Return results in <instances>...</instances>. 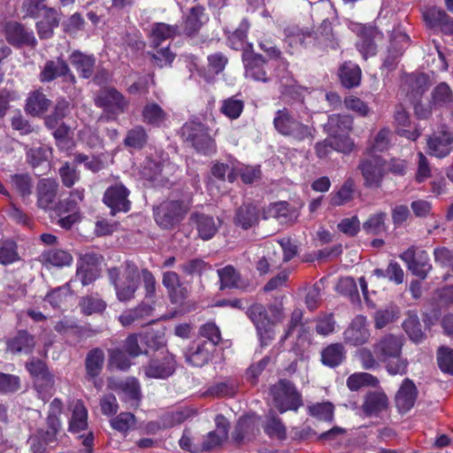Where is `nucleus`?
Returning <instances> with one entry per match:
<instances>
[{
    "label": "nucleus",
    "mask_w": 453,
    "mask_h": 453,
    "mask_svg": "<svg viewBox=\"0 0 453 453\" xmlns=\"http://www.w3.org/2000/svg\"><path fill=\"white\" fill-rule=\"evenodd\" d=\"M388 403V400L385 393L381 391L369 392L365 396L362 409L367 416L377 415L387 409Z\"/></svg>",
    "instance_id": "obj_28"
},
{
    "label": "nucleus",
    "mask_w": 453,
    "mask_h": 453,
    "mask_svg": "<svg viewBox=\"0 0 453 453\" xmlns=\"http://www.w3.org/2000/svg\"><path fill=\"white\" fill-rule=\"evenodd\" d=\"M208 17L204 8L200 5L192 7L186 15L182 24V33L190 38L196 36L201 27L207 22Z\"/></svg>",
    "instance_id": "obj_18"
},
{
    "label": "nucleus",
    "mask_w": 453,
    "mask_h": 453,
    "mask_svg": "<svg viewBox=\"0 0 453 453\" xmlns=\"http://www.w3.org/2000/svg\"><path fill=\"white\" fill-rule=\"evenodd\" d=\"M386 218L387 213L383 211L372 214L364 222L363 229L369 234H380L386 231Z\"/></svg>",
    "instance_id": "obj_52"
},
{
    "label": "nucleus",
    "mask_w": 453,
    "mask_h": 453,
    "mask_svg": "<svg viewBox=\"0 0 453 453\" xmlns=\"http://www.w3.org/2000/svg\"><path fill=\"white\" fill-rule=\"evenodd\" d=\"M284 35L290 45H296L299 43L306 46L311 42V38H313V35L310 31L294 25L287 26L284 28Z\"/></svg>",
    "instance_id": "obj_44"
},
{
    "label": "nucleus",
    "mask_w": 453,
    "mask_h": 453,
    "mask_svg": "<svg viewBox=\"0 0 453 453\" xmlns=\"http://www.w3.org/2000/svg\"><path fill=\"white\" fill-rule=\"evenodd\" d=\"M264 428L265 432L271 437H275L280 440L286 437V428L284 425L273 411H270L266 417V422Z\"/></svg>",
    "instance_id": "obj_57"
},
{
    "label": "nucleus",
    "mask_w": 453,
    "mask_h": 453,
    "mask_svg": "<svg viewBox=\"0 0 453 453\" xmlns=\"http://www.w3.org/2000/svg\"><path fill=\"white\" fill-rule=\"evenodd\" d=\"M96 104L114 115L125 112L129 104L125 96L115 88L102 90L96 98Z\"/></svg>",
    "instance_id": "obj_11"
},
{
    "label": "nucleus",
    "mask_w": 453,
    "mask_h": 453,
    "mask_svg": "<svg viewBox=\"0 0 453 453\" xmlns=\"http://www.w3.org/2000/svg\"><path fill=\"white\" fill-rule=\"evenodd\" d=\"M355 181L348 178L338 191L330 194V204L334 207L342 206L353 199Z\"/></svg>",
    "instance_id": "obj_37"
},
{
    "label": "nucleus",
    "mask_w": 453,
    "mask_h": 453,
    "mask_svg": "<svg viewBox=\"0 0 453 453\" xmlns=\"http://www.w3.org/2000/svg\"><path fill=\"white\" fill-rule=\"evenodd\" d=\"M129 194L130 191L122 183L116 182L105 189L103 202L111 209L112 215L127 212L131 208Z\"/></svg>",
    "instance_id": "obj_9"
},
{
    "label": "nucleus",
    "mask_w": 453,
    "mask_h": 453,
    "mask_svg": "<svg viewBox=\"0 0 453 453\" xmlns=\"http://www.w3.org/2000/svg\"><path fill=\"white\" fill-rule=\"evenodd\" d=\"M339 76L342 85L348 88L359 85L361 70L357 65L344 63L340 68Z\"/></svg>",
    "instance_id": "obj_39"
},
{
    "label": "nucleus",
    "mask_w": 453,
    "mask_h": 453,
    "mask_svg": "<svg viewBox=\"0 0 453 453\" xmlns=\"http://www.w3.org/2000/svg\"><path fill=\"white\" fill-rule=\"evenodd\" d=\"M61 429L59 419L47 420L46 428H39L27 441L33 453H44L47 447L53 446L58 441V434Z\"/></svg>",
    "instance_id": "obj_6"
},
{
    "label": "nucleus",
    "mask_w": 453,
    "mask_h": 453,
    "mask_svg": "<svg viewBox=\"0 0 453 453\" xmlns=\"http://www.w3.org/2000/svg\"><path fill=\"white\" fill-rule=\"evenodd\" d=\"M180 35L178 26H171L165 23H157L150 32V41L155 48H157L162 42Z\"/></svg>",
    "instance_id": "obj_36"
},
{
    "label": "nucleus",
    "mask_w": 453,
    "mask_h": 453,
    "mask_svg": "<svg viewBox=\"0 0 453 453\" xmlns=\"http://www.w3.org/2000/svg\"><path fill=\"white\" fill-rule=\"evenodd\" d=\"M453 134L442 128L427 138L428 154L439 158L447 157L452 150Z\"/></svg>",
    "instance_id": "obj_13"
},
{
    "label": "nucleus",
    "mask_w": 453,
    "mask_h": 453,
    "mask_svg": "<svg viewBox=\"0 0 453 453\" xmlns=\"http://www.w3.org/2000/svg\"><path fill=\"white\" fill-rule=\"evenodd\" d=\"M6 38L12 44H35V39L31 32L25 29L17 22H11L6 26Z\"/></svg>",
    "instance_id": "obj_33"
},
{
    "label": "nucleus",
    "mask_w": 453,
    "mask_h": 453,
    "mask_svg": "<svg viewBox=\"0 0 453 453\" xmlns=\"http://www.w3.org/2000/svg\"><path fill=\"white\" fill-rule=\"evenodd\" d=\"M432 103L434 105L450 108L453 106V91L446 82L438 84L432 93Z\"/></svg>",
    "instance_id": "obj_48"
},
{
    "label": "nucleus",
    "mask_w": 453,
    "mask_h": 453,
    "mask_svg": "<svg viewBox=\"0 0 453 453\" xmlns=\"http://www.w3.org/2000/svg\"><path fill=\"white\" fill-rule=\"evenodd\" d=\"M142 116L144 123L154 127L162 126L168 118L166 111L154 102L145 104L142 111Z\"/></svg>",
    "instance_id": "obj_31"
},
{
    "label": "nucleus",
    "mask_w": 453,
    "mask_h": 453,
    "mask_svg": "<svg viewBox=\"0 0 453 453\" xmlns=\"http://www.w3.org/2000/svg\"><path fill=\"white\" fill-rule=\"evenodd\" d=\"M268 217L273 218L280 224H292L298 218L297 211L290 206L287 202H279L271 204L266 211Z\"/></svg>",
    "instance_id": "obj_24"
},
{
    "label": "nucleus",
    "mask_w": 453,
    "mask_h": 453,
    "mask_svg": "<svg viewBox=\"0 0 453 453\" xmlns=\"http://www.w3.org/2000/svg\"><path fill=\"white\" fill-rule=\"evenodd\" d=\"M297 120L288 108L278 110L273 119V127L281 135H285L290 127Z\"/></svg>",
    "instance_id": "obj_49"
},
{
    "label": "nucleus",
    "mask_w": 453,
    "mask_h": 453,
    "mask_svg": "<svg viewBox=\"0 0 453 453\" xmlns=\"http://www.w3.org/2000/svg\"><path fill=\"white\" fill-rule=\"evenodd\" d=\"M400 258L406 263L408 269L421 280H425L432 270L428 253L414 246L403 252Z\"/></svg>",
    "instance_id": "obj_7"
},
{
    "label": "nucleus",
    "mask_w": 453,
    "mask_h": 453,
    "mask_svg": "<svg viewBox=\"0 0 453 453\" xmlns=\"http://www.w3.org/2000/svg\"><path fill=\"white\" fill-rule=\"evenodd\" d=\"M437 361L443 372L453 374V349L441 347L437 351Z\"/></svg>",
    "instance_id": "obj_64"
},
{
    "label": "nucleus",
    "mask_w": 453,
    "mask_h": 453,
    "mask_svg": "<svg viewBox=\"0 0 453 453\" xmlns=\"http://www.w3.org/2000/svg\"><path fill=\"white\" fill-rule=\"evenodd\" d=\"M394 123L396 127V132L411 141H416L421 134V130L418 127L413 130L405 129L411 125V119L408 111L402 106L397 105L394 112Z\"/></svg>",
    "instance_id": "obj_21"
},
{
    "label": "nucleus",
    "mask_w": 453,
    "mask_h": 453,
    "mask_svg": "<svg viewBox=\"0 0 453 453\" xmlns=\"http://www.w3.org/2000/svg\"><path fill=\"white\" fill-rule=\"evenodd\" d=\"M399 315V311L396 307L389 306L383 310H379L374 314V326L378 329L385 327L389 323L393 322Z\"/></svg>",
    "instance_id": "obj_62"
},
{
    "label": "nucleus",
    "mask_w": 453,
    "mask_h": 453,
    "mask_svg": "<svg viewBox=\"0 0 453 453\" xmlns=\"http://www.w3.org/2000/svg\"><path fill=\"white\" fill-rule=\"evenodd\" d=\"M245 75L247 78L258 81H266L267 75L265 70V59L260 55L243 54Z\"/></svg>",
    "instance_id": "obj_23"
},
{
    "label": "nucleus",
    "mask_w": 453,
    "mask_h": 453,
    "mask_svg": "<svg viewBox=\"0 0 453 453\" xmlns=\"http://www.w3.org/2000/svg\"><path fill=\"white\" fill-rule=\"evenodd\" d=\"M42 259L46 264L57 267L68 266L73 262L70 253L63 250H50L42 254Z\"/></svg>",
    "instance_id": "obj_50"
},
{
    "label": "nucleus",
    "mask_w": 453,
    "mask_h": 453,
    "mask_svg": "<svg viewBox=\"0 0 453 453\" xmlns=\"http://www.w3.org/2000/svg\"><path fill=\"white\" fill-rule=\"evenodd\" d=\"M249 27V22L243 19L235 31L228 36V42L232 49L242 50L244 48Z\"/></svg>",
    "instance_id": "obj_59"
},
{
    "label": "nucleus",
    "mask_w": 453,
    "mask_h": 453,
    "mask_svg": "<svg viewBox=\"0 0 453 453\" xmlns=\"http://www.w3.org/2000/svg\"><path fill=\"white\" fill-rule=\"evenodd\" d=\"M188 209L183 202H164L154 210L155 220L161 227L171 228L183 219Z\"/></svg>",
    "instance_id": "obj_5"
},
{
    "label": "nucleus",
    "mask_w": 453,
    "mask_h": 453,
    "mask_svg": "<svg viewBox=\"0 0 453 453\" xmlns=\"http://www.w3.org/2000/svg\"><path fill=\"white\" fill-rule=\"evenodd\" d=\"M58 77H65L66 81L73 84L76 82L75 76L71 72L68 65L62 58L49 60L45 63L41 73L40 80L42 82H50Z\"/></svg>",
    "instance_id": "obj_16"
},
{
    "label": "nucleus",
    "mask_w": 453,
    "mask_h": 453,
    "mask_svg": "<svg viewBox=\"0 0 453 453\" xmlns=\"http://www.w3.org/2000/svg\"><path fill=\"white\" fill-rule=\"evenodd\" d=\"M258 431L257 421L254 418L245 417L239 419L233 433L234 440L238 442L250 441Z\"/></svg>",
    "instance_id": "obj_32"
},
{
    "label": "nucleus",
    "mask_w": 453,
    "mask_h": 453,
    "mask_svg": "<svg viewBox=\"0 0 453 453\" xmlns=\"http://www.w3.org/2000/svg\"><path fill=\"white\" fill-rule=\"evenodd\" d=\"M148 137L145 128L136 126L127 131L124 144L127 148L141 150L146 145Z\"/></svg>",
    "instance_id": "obj_45"
},
{
    "label": "nucleus",
    "mask_w": 453,
    "mask_h": 453,
    "mask_svg": "<svg viewBox=\"0 0 453 453\" xmlns=\"http://www.w3.org/2000/svg\"><path fill=\"white\" fill-rule=\"evenodd\" d=\"M27 367L29 372L36 379L37 385H44L46 387L53 385V378L43 362L33 359L27 363Z\"/></svg>",
    "instance_id": "obj_42"
},
{
    "label": "nucleus",
    "mask_w": 453,
    "mask_h": 453,
    "mask_svg": "<svg viewBox=\"0 0 453 453\" xmlns=\"http://www.w3.org/2000/svg\"><path fill=\"white\" fill-rule=\"evenodd\" d=\"M218 274L220 280V289L241 287L239 283L240 276L233 266L227 265L218 270Z\"/></svg>",
    "instance_id": "obj_55"
},
{
    "label": "nucleus",
    "mask_w": 453,
    "mask_h": 453,
    "mask_svg": "<svg viewBox=\"0 0 453 453\" xmlns=\"http://www.w3.org/2000/svg\"><path fill=\"white\" fill-rule=\"evenodd\" d=\"M69 111V103L65 100H60L57 103L53 112L45 119L46 126L53 129L57 127L59 122L67 115Z\"/></svg>",
    "instance_id": "obj_60"
},
{
    "label": "nucleus",
    "mask_w": 453,
    "mask_h": 453,
    "mask_svg": "<svg viewBox=\"0 0 453 453\" xmlns=\"http://www.w3.org/2000/svg\"><path fill=\"white\" fill-rule=\"evenodd\" d=\"M370 330L365 316H357L343 333L344 342L351 346L366 343L370 338Z\"/></svg>",
    "instance_id": "obj_14"
},
{
    "label": "nucleus",
    "mask_w": 453,
    "mask_h": 453,
    "mask_svg": "<svg viewBox=\"0 0 453 453\" xmlns=\"http://www.w3.org/2000/svg\"><path fill=\"white\" fill-rule=\"evenodd\" d=\"M190 221L195 226L197 235L203 241L211 240L218 232L220 221L203 213H193Z\"/></svg>",
    "instance_id": "obj_17"
},
{
    "label": "nucleus",
    "mask_w": 453,
    "mask_h": 453,
    "mask_svg": "<svg viewBox=\"0 0 453 453\" xmlns=\"http://www.w3.org/2000/svg\"><path fill=\"white\" fill-rule=\"evenodd\" d=\"M176 368V361L167 349H163L155 356L144 367L145 375L149 378L165 379L171 376Z\"/></svg>",
    "instance_id": "obj_8"
},
{
    "label": "nucleus",
    "mask_w": 453,
    "mask_h": 453,
    "mask_svg": "<svg viewBox=\"0 0 453 453\" xmlns=\"http://www.w3.org/2000/svg\"><path fill=\"white\" fill-rule=\"evenodd\" d=\"M82 312L86 315L103 312L106 308V303L93 296L83 297L80 303Z\"/></svg>",
    "instance_id": "obj_61"
},
{
    "label": "nucleus",
    "mask_w": 453,
    "mask_h": 453,
    "mask_svg": "<svg viewBox=\"0 0 453 453\" xmlns=\"http://www.w3.org/2000/svg\"><path fill=\"white\" fill-rule=\"evenodd\" d=\"M271 311L273 312L274 319L271 320L268 317L266 309L260 303H254L247 310V316L255 325L261 346H268L274 338V324L282 319L281 310L273 306Z\"/></svg>",
    "instance_id": "obj_2"
},
{
    "label": "nucleus",
    "mask_w": 453,
    "mask_h": 453,
    "mask_svg": "<svg viewBox=\"0 0 453 453\" xmlns=\"http://www.w3.org/2000/svg\"><path fill=\"white\" fill-rule=\"evenodd\" d=\"M403 340L395 334H386L373 345L375 357L381 362L395 358L402 353Z\"/></svg>",
    "instance_id": "obj_12"
},
{
    "label": "nucleus",
    "mask_w": 453,
    "mask_h": 453,
    "mask_svg": "<svg viewBox=\"0 0 453 453\" xmlns=\"http://www.w3.org/2000/svg\"><path fill=\"white\" fill-rule=\"evenodd\" d=\"M403 328L410 339L416 343L421 342L425 339V334L417 314L409 312L403 322Z\"/></svg>",
    "instance_id": "obj_40"
},
{
    "label": "nucleus",
    "mask_w": 453,
    "mask_h": 453,
    "mask_svg": "<svg viewBox=\"0 0 453 453\" xmlns=\"http://www.w3.org/2000/svg\"><path fill=\"white\" fill-rule=\"evenodd\" d=\"M227 437V431L224 428L208 433L201 438V452L211 450L219 446L221 442Z\"/></svg>",
    "instance_id": "obj_58"
},
{
    "label": "nucleus",
    "mask_w": 453,
    "mask_h": 453,
    "mask_svg": "<svg viewBox=\"0 0 453 453\" xmlns=\"http://www.w3.org/2000/svg\"><path fill=\"white\" fill-rule=\"evenodd\" d=\"M154 308L145 303H141L136 307L124 311L119 317V323L127 327L134 324L145 322L153 315Z\"/></svg>",
    "instance_id": "obj_19"
},
{
    "label": "nucleus",
    "mask_w": 453,
    "mask_h": 453,
    "mask_svg": "<svg viewBox=\"0 0 453 453\" xmlns=\"http://www.w3.org/2000/svg\"><path fill=\"white\" fill-rule=\"evenodd\" d=\"M100 257L95 253H86L81 258L76 276L83 286L94 282L100 275Z\"/></svg>",
    "instance_id": "obj_15"
},
{
    "label": "nucleus",
    "mask_w": 453,
    "mask_h": 453,
    "mask_svg": "<svg viewBox=\"0 0 453 453\" xmlns=\"http://www.w3.org/2000/svg\"><path fill=\"white\" fill-rule=\"evenodd\" d=\"M10 184L22 198L32 194L34 187L32 177L28 173H14L10 176Z\"/></svg>",
    "instance_id": "obj_41"
},
{
    "label": "nucleus",
    "mask_w": 453,
    "mask_h": 453,
    "mask_svg": "<svg viewBox=\"0 0 453 453\" xmlns=\"http://www.w3.org/2000/svg\"><path fill=\"white\" fill-rule=\"evenodd\" d=\"M58 183L50 179H43L37 184V204L41 209L52 208L58 191Z\"/></svg>",
    "instance_id": "obj_20"
},
{
    "label": "nucleus",
    "mask_w": 453,
    "mask_h": 453,
    "mask_svg": "<svg viewBox=\"0 0 453 453\" xmlns=\"http://www.w3.org/2000/svg\"><path fill=\"white\" fill-rule=\"evenodd\" d=\"M417 394V388L413 381L405 379L395 395L396 406L401 411H408L413 407Z\"/></svg>",
    "instance_id": "obj_22"
},
{
    "label": "nucleus",
    "mask_w": 453,
    "mask_h": 453,
    "mask_svg": "<svg viewBox=\"0 0 453 453\" xmlns=\"http://www.w3.org/2000/svg\"><path fill=\"white\" fill-rule=\"evenodd\" d=\"M378 385L379 380L368 372L354 373L347 379V386L351 391H357L365 386L377 387Z\"/></svg>",
    "instance_id": "obj_51"
},
{
    "label": "nucleus",
    "mask_w": 453,
    "mask_h": 453,
    "mask_svg": "<svg viewBox=\"0 0 453 453\" xmlns=\"http://www.w3.org/2000/svg\"><path fill=\"white\" fill-rule=\"evenodd\" d=\"M70 63L82 78L88 79L94 73L96 58L92 55L74 51L70 56Z\"/></svg>",
    "instance_id": "obj_29"
},
{
    "label": "nucleus",
    "mask_w": 453,
    "mask_h": 453,
    "mask_svg": "<svg viewBox=\"0 0 453 453\" xmlns=\"http://www.w3.org/2000/svg\"><path fill=\"white\" fill-rule=\"evenodd\" d=\"M112 388L119 394L122 395V398L129 403L131 406H136L140 400V387L135 379H127L116 382Z\"/></svg>",
    "instance_id": "obj_27"
},
{
    "label": "nucleus",
    "mask_w": 453,
    "mask_h": 453,
    "mask_svg": "<svg viewBox=\"0 0 453 453\" xmlns=\"http://www.w3.org/2000/svg\"><path fill=\"white\" fill-rule=\"evenodd\" d=\"M108 275L119 302H129L134 298L140 286V270L134 263L126 261L119 267H111Z\"/></svg>",
    "instance_id": "obj_1"
},
{
    "label": "nucleus",
    "mask_w": 453,
    "mask_h": 453,
    "mask_svg": "<svg viewBox=\"0 0 453 453\" xmlns=\"http://www.w3.org/2000/svg\"><path fill=\"white\" fill-rule=\"evenodd\" d=\"M329 138L334 147V150L337 152L349 154L354 149V142L348 135L342 134H330Z\"/></svg>",
    "instance_id": "obj_63"
},
{
    "label": "nucleus",
    "mask_w": 453,
    "mask_h": 453,
    "mask_svg": "<svg viewBox=\"0 0 453 453\" xmlns=\"http://www.w3.org/2000/svg\"><path fill=\"white\" fill-rule=\"evenodd\" d=\"M315 128L312 125L303 123L300 120H296L295 124L290 127L289 130L284 136L292 138L297 142L310 141L314 139Z\"/></svg>",
    "instance_id": "obj_43"
},
{
    "label": "nucleus",
    "mask_w": 453,
    "mask_h": 453,
    "mask_svg": "<svg viewBox=\"0 0 453 453\" xmlns=\"http://www.w3.org/2000/svg\"><path fill=\"white\" fill-rule=\"evenodd\" d=\"M214 349L207 342L197 343L186 352V361L191 365L201 367L208 363Z\"/></svg>",
    "instance_id": "obj_25"
},
{
    "label": "nucleus",
    "mask_w": 453,
    "mask_h": 453,
    "mask_svg": "<svg viewBox=\"0 0 453 453\" xmlns=\"http://www.w3.org/2000/svg\"><path fill=\"white\" fill-rule=\"evenodd\" d=\"M271 401L280 413L296 411L302 404V395L288 380H280L270 388Z\"/></svg>",
    "instance_id": "obj_3"
},
{
    "label": "nucleus",
    "mask_w": 453,
    "mask_h": 453,
    "mask_svg": "<svg viewBox=\"0 0 453 453\" xmlns=\"http://www.w3.org/2000/svg\"><path fill=\"white\" fill-rule=\"evenodd\" d=\"M104 352L100 348L89 350L85 359L86 377L88 380L100 375L104 364Z\"/></svg>",
    "instance_id": "obj_26"
},
{
    "label": "nucleus",
    "mask_w": 453,
    "mask_h": 453,
    "mask_svg": "<svg viewBox=\"0 0 453 453\" xmlns=\"http://www.w3.org/2000/svg\"><path fill=\"white\" fill-rule=\"evenodd\" d=\"M20 259L18 246L15 242L6 240L0 242V264L4 265L13 264Z\"/></svg>",
    "instance_id": "obj_53"
},
{
    "label": "nucleus",
    "mask_w": 453,
    "mask_h": 453,
    "mask_svg": "<svg viewBox=\"0 0 453 453\" xmlns=\"http://www.w3.org/2000/svg\"><path fill=\"white\" fill-rule=\"evenodd\" d=\"M357 169L364 178V185L368 188H379L386 174L385 165L380 158H367L360 161Z\"/></svg>",
    "instance_id": "obj_10"
},
{
    "label": "nucleus",
    "mask_w": 453,
    "mask_h": 453,
    "mask_svg": "<svg viewBox=\"0 0 453 453\" xmlns=\"http://www.w3.org/2000/svg\"><path fill=\"white\" fill-rule=\"evenodd\" d=\"M88 426V411L81 401H77L73 406V413L69 421V431L80 433Z\"/></svg>",
    "instance_id": "obj_38"
},
{
    "label": "nucleus",
    "mask_w": 453,
    "mask_h": 453,
    "mask_svg": "<svg viewBox=\"0 0 453 453\" xmlns=\"http://www.w3.org/2000/svg\"><path fill=\"white\" fill-rule=\"evenodd\" d=\"M346 351L342 343H333L321 352V362L328 367H336L345 359Z\"/></svg>",
    "instance_id": "obj_35"
},
{
    "label": "nucleus",
    "mask_w": 453,
    "mask_h": 453,
    "mask_svg": "<svg viewBox=\"0 0 453 453\" xmlns=\"http://www.w3.org/2000/svg\"><path fill=\"white\" fill-rule=\"evenodd\" d=\"M50 103V101L41 91H35L27 100L26 111L36 116L46 111Z\"/></svg>",
    "instance_id": "obj_46"
},
{
    "label": "nucleus",
    "mask_w": 453,
    "mask_h": 453,
    "mask_svg": "<svg viewBox=\"0 0 453 453\" xmlns=\"http://www.w3.org/2000/svg\"><path fill=\"white\" fill-rule=\"evenodd\" d=\"M35 342L26 331H19L16 336L7 342V350L12 354L32 352Z\"/></svg>",
    "instance_id": "obj_34"
},
{
    "label": "nucleus",
    "mask_w": 453,
    "mask_h": 453,
    "mask_svg": "<svg viewBox=\"0 0 453 453\" xmlns=\"http://www.w3.org/2000/svg\"><path fill=\"white\" fill-rule=\"evenodd\" d=\"M312 39H314L318 44L331 49H336L338 45L335 42L332 25L326 19L323 20Z\"/></svg>",
    "instance_id": "obj_47"
},
{
    "label": "nucleus",
    "mask_w": 453,
    "mask_h": 453,
    "mask_svg": "<svg viewBox=\"0 0 453 453\" xmlns=\"http://www.w3.org/2000/svg\"><path fill=\"white\" fill-rule=\"evenodd\" d=\"M259 209L253 204H242L236 211L234 223L243 229H249L258 222Z\"/></svg>",
    "instance_id": "obj_30"
},
{
    "label": "nucleus",
    "mask_w": 453,
    "mask_h": 453,
    "mask_svg": "<svg viewBox=\"0 0 453 453\" xmlns=\"http://www.w3.org/2000/svg\"><path fill=\"white\" fill-rule=\"evenodd\" d=\"M243 107L242 100L232 96L222 101L220 112L231 119H236L242 114Z\"/></svg>",
    "instance_id": "obj_56"
},
{
    "label": "nucleus",
    "mask_w": 453,
    "mask_h": 453,
    "mask_svg": "<svg viewBox=\"0 0 453 453\" xmlns=\"http://www.w3.org/2000/svg\"><path fill=\"white\" fill-rule=\"evenodd\" d=\"M181 134L185 142L196 151L207 155L215 150V142L203 124L195 121L187 122L181 127Z\"/></svg>",
    "instance_id": "obj_4"
},
{
    "label": "nucleus",
    "mask_w": 453,
    "mask_h": 453,
    "mask_svg": "<svg viewBox=\"0 0 453 453\" xmlns=\"http://www.w3.org/2000/svg\"><path fill=\"white\" fill-rule=\"evenodd\" d=\"M353 120L349 115L335 114L328 119L327 128L330 134H340L352 128Z\"/></svg>",
    "instance_id": "obj_54"
}]
</instances>
